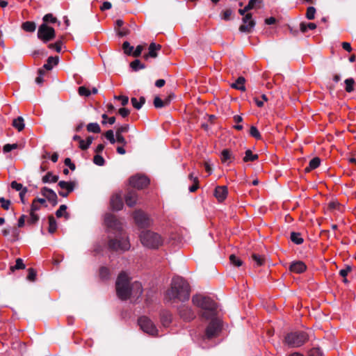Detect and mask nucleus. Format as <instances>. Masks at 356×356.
<instances>
[{
	"label": "nucleus",
	"instance_id": "1",
	"mask_svg": "<svg viewBox=\"0 0 356 356\" xmlns=\"http://www.w3.org/2000/svg\"><path fill=\"white\" fill-rule=\"evenodd\" d=\"M104 222L110 231L118 234L115 239H111L108 246L113 250L125 251L129 249L130 244L124 234L122 233V225L111 213H106L104 217Z\"/></svg>",
	"mask_w": 356,
	"mask_h": 356
},
{
	"label": "nucleus",
	"instance_id": "2",
	"mask_svg": "<svg viewBox=\"0 0 356 356\" xmlns=\"http://www.w3.org/2000/svg\"><path fill=\"white\" fill-rule=\"evenodd\" d=\"M117 295L121 300H127L130 297L138 298L143 293V287L140 282L130 284L128 276L122 273L116 280Z\"/></svg>",
	"mask_w": 356,
	"mask_h": 356
},
{
	"label": "nucleus",
	"instance_id": "3",
	"mask_svg": "<svg viewBox=\"0 0 356 356\" xmlns=\"http://www.w3.org/2000/svg\"><path fill=\"white\" fill-rule=\"evenodd\" d=\"M190 286L181 277H173L171 287L166 293V298L172 302H185L190 297Z\"/></svg>",
	"mask_w": 356,
	"mask_h": 356
},
{
	"label": "nucleus",
	"instance_id": "4",
	"mask_svg": "<svg viewBox=\"0 0 356 356\" xmlns=\"http://www.w3.org/2000/svg\"><path fill=\"white\" fill-rule=\"evenodd\" d=\"M192 301L195 306L202 309L203 318L209 319L215 316L216 304L211 298L197 295L193 297Z\"/></svg>",
	"mask_w": 356,
	"mask_h": 356
},
{
	"label": "nucleus",
	"instance_id": "5",
	"mask_svg": "<svg viewBox=\"0 0 356 356\" xmlns=\"http://www.w3.org/2000/svg\"><path fill=\"white\" fill-rule=\"evenodd\" d=\"M140 238L142 244L150 249H157L163 244V237L159 234L149 230L142 232Z\"/></svg>",
	"mask_w": 356,
	"mask_h": 356
},
{
	"label": "nucleus",
	"instance_id": "6",
	"mask_svg": "<svg viewBox=\"0 0 356 356\" xmlns=\"http://www.w3.org/2000/svg\"><path fill=\"white\" fill-rule=\"evenodd\" d=\"M308 340L307 334L304 332H295L286 334L284 343L290 347L298 348Z\"/></svg>",
	"mask_w": 356,
	"mask_h": 356
},
{
	"label": "nucleus",
	"instance_id": "7",
	"mask_svg": "<svg viewBox=\"0 0 356 356\" xmlns=\"http://www.w3.org/2000/svg\"><path fill=\"white\" fill-rule=\"evenodd\" d=\"M38 37L44 42H47L55 38V31L46 24H42L38 30Z\"/></svg>",
	"mask_w": 356,
	"mask_h": 356
},
{
	"label": "nucleus",
	"instance_id": "8",
	"mask_svg": "<svg viewBox=\"0 0 356 356\" xmlns=\"http://www.w3.org/2000/svg\"><path fill=\"white\" fill-rule=\"evenodd\" d=\"M206 329V337L211 339L216 337L221 330L222 323L220 319L212 318Z\"/></svg>",
	"mask_w": 356,
	"mask_h": 356
},
{
	"label": "nucleus",
	"instance_id": "9",
	"mask_svg": "<svg viewBox=\"0 0 356 356\" xmlns=\"http://www.w3.org/2000/svg\"><path fill=\"white\" fill-rule=\"evenodd\" d=\"M138 325L141 330L150 335H156L158 330L153 322L146 316H142L138 319Z\"/></svg>",
	"mask_w": 356,
	"mask_h": 356
},
{
	"label": "nucleus",
	"instance_id": "10",
	"mask_svg": "<svg viewBox=\"0 0 356 356\" xmlns=\"http://www.w3.org/2000/svg\"><path fill=\"white\" fill-rule=\"evenodd\" d=\"M149 183L148 178L143 175L133 176L129 179L130 185L136 188L142 189L146 187Z\"/></svg>",
	"mask_w": 356,
	"mask_h": 356
},
{
	"label": "nucleus",
	"instance_id": "11",
	"mask_svg": "<svg viewBox=\"0 0 356 356\" xmlns=\"http://www.w3.org/2000/svg\"><path fill=\"white\" fill-rule=\"evenodd\" d=\"M243 24L239 27V31L243 33H250L255 26V22L252 19L251 13H246L242 19Z\"/></svg>",
	"mask_w": 356,
	"mask_h": 356
},
{
	"label": "nucleus",
	"instance_id": "12",
	"mask_svg": "<svg viewBox=\"0 0 356 356\" xmlns=\"http://www.w3.org/2000/svg\"><path fill=\"white\" fill-rule=\"evenodd\" d=\"M134 218L137 225L140 227H146L149 225V220L147 215L141 211H136L134 213Z\"/></svg>",
	"mask_w": 356,
	"mask_h": 356
},
{
	"label": "nucleus",
	"instance_id": "13",
	"mask_svg": "<svg viewBox=\"0 0 356 356\" xmlns=\"http://www.w3.org/2000/svg\"><path fill=\"white\" fill-rule=\"evenodd\" d=\"M40 193L54 206L57 204V195L53 190L49 189L47 187H43L41 189Z\"/></svg>",
	"mask_w": 356,
	"mask_h": 356
},
{
	"label": "nucleus",
	"instance_id": "14",
	"mask_svg": "<svg viewBox=\"0 0 356 356\" xmlns=\"http://www.w3.org/2000/svg\"><path fill=\"white\" fill-rule=\"evenodd\" d=\"M179 313L181 317L186 321H191L195 318V314L191 309L186 306L180 307Z\"/></svg>",
	"mask_w": 356,
	"mask_h": 356
},
{
	"label": "nucleus",
	"instance_id": "15",
	"mask_svg": "<svg viewBox=\"0 0 356 356\" xmlns=\"http://www.w3.org/2000/svg\"><path fill=\"white\" fill-rule=\"evenodd\" d=\"M111 207L113 210L120 211L123 207V202L120 195H113L111 197Z\"/></svg>",
	"mask_w": 356,
	"mask_h": 356
},
{
	"label": "nucleus",
	"instance_id": "16",
	"mask_svg": "<svg viewBox=\"0 0 356 356\" xmlns=\"http://www.w3.org/2000/svg\"><path fill=\"white\" fill-rule=\"evenodd\" d=\"M228 191L225 186H217L214 191V195L219 202H222L227 195Z\"/></svg>",
	"mask_w": 356,
	"mask_h": 356
},
{
	"label": "nucleus",
	"instance_id": "17",
	"mask_svg": "<svg viewBox=\"0 0 356 356\" xmlns=\"http://www.w3.org/2000/svg\"><path fill=\"white\" fill-rule=\"evenodd\" d=\"M137 200L138 195L136 191H129L125 195V202L130 207H134L136 204Z\"/></svg>",
	"mask_w": 356,
	"mask_h": 356
},
{
	"label": "nucleus",
	"instance_id": "18",
	"mask_svg": "<svg viewBox=\"0 0 356 356\" xmlns=\"http://www.w3.org/2000/svg\"><path fill=\"white\" fill-rule=\"evenodd\" d=\"M306 265L300 261L292 263L290 265L289 269L291 271L296 273H302L306 270Z\"/></svg>",
	"mask_w": 356,
	"mask_h": 356
},
{
	"label": "nucleus",
	"instance_id": "19",
	"mask_svg": "<svg viewBox=\"0 0 356 356\" xmlns=\"http://www.w3.org/2000/svg\"><path fill=\"white\" fill-rule=\"evenodd\" d=\"M161 48V46L160 44H156L154 42L151 43L149 47V53L145 56V59L149 56L156 58L157 56V51H159Z\"/></svg>",
	"mask_w": 356,
	"mask_h": 356
},
{
	"label": "nucleus",
	"instance_id": "20",
	"mask_svg": "<svg viewBox=\"0 0 356 356\" xmlns=\"http://www.w3.org/2000/svg\"><path fill=\"white\" fill-rule=\"evenodd\" d=\"M58 56H50L48 58L47 63H45L43 65V67L42 69H43L44 70H51L54 65L58 64Z\"/></svg>",
	"mask_w": 356,
	"mask_h": 356
},
{
	"label": "nucleus",
	"instance_id": "21",
	"mask_svg": "<svg viewBox=\"0 0 356 356\" xmlns=\"http://www.w3.org/2000/svg\"><path fill=\"white\" fill-rule=\"evenodd\" d=\"M220 159L222 163L229 164L233 160L232 152L229 149H224L221 152Z\"/></svg>",
	"mask_w": 356,
	"mask_h": 356
},
{
	"label": "nucleus",
	"instance_id": "22",
	"mask_svg": "<svg viewBox=\"0 0 356 356\" xmlns=\"http://www.w3.org/2000/svg\"><path fill=\"white\" fill-rule=\"evenodd\" d=\"M58 186L62 190L65 191L72 192L74 188V183L72 181H60L58 182Z\"/></svg>",
	"mask_w": 356,
	"mask_h": 356
},
{
	"label": "nucleus",
	"instance_id": "23",
	"mask_svg": "<svg viewBox=\"0 0 356 356\" xmlns=\"http://www.w3.org/2000/svg\"><path fill=\"white\" fill-rule=\"evenodd\" d=\"M131 102L134 108H135L137 110H139L145 103V98L144 97H140V99H138L136 97H132L131 99Z\"/></svg>",
	"mask_w": 356,
	"mask_h": 356
},
{
	"label": "nucleus",
	"instance_id": "24",
	"mask_svg": "<svg viewBox=\"0 0 356 356\" xmlns=\"http://www.w3.org/2000/svg\"><path fill=\"white\" fill-rule=\"evenodd\" d=\"M245 79L242 76H240L236 79L235 83L232 84V87L241 91H245Z\"/></svg>",
	"mask_w": 356,
	"mask_h": 356
},
{
	"label": "nucleus",
	"instance_id": "25",
	"mask_svg": "<svg viewBox=\"0 0 356 356\" xmlns=\"http://www.w3.org/2000/svg\"><path fill=\"white\" fill-rule=\"evenodd\" d=\"M320 163H321V160L319 158L315 157V158L312 159L309 161V165L305 168V171L309 172L314 169H316V168H318L319 166Z\"/></svg>",
	"mask_w": 356,
	"mask_h": 356
},
{
	"label": "nucleus",
	"instance_id": "26",
	"mask_svg": "<svg viewBox=\"0 0 356 356\" xmlns=\"http://www.w3.org/2000/svg\"><path fill=\"white\" fill-rule=\"evenodd\" d=\"M13 126L17 129L19 131H21L24 128V121L22 117H18L13 120Z\"/></svg>",
	"mask_w": 356,
	"mask_h": 356
},
{
	"label": "nucleus",
	"instance_id": "27",
	"mask_svg": "<svg viewBox=\"0 0 356 356\" xmlns=\"http://www.w3.org/2000/svg\"><path fill=\"white\" fill-rule=\"evenodd\" d=\"M58 180V176L53 175L51 172H48L46 175L42 177L43 183H56Z\"/></svg>",
	"mask_w": 356,
	"mask_h": 356
},
{
	"label": "nucleus",
	"instance_id": "28",
	"mask_svg": "<svg viewBox=\"0 0 356 356\" xmlns=\"http://www.w3.org/2000/svg\"><path fill=\"white\" fill-rule=\"evenodd\" d=\"M262 0H250L247 8L250 10L252 9H258L261 7Z\"/></svg>",
	"mask_w": 356,
	"mask_h": 356
},
{
	"label": "nucleus",
	"instance_id": "29",
	"mask_svg": "<svg viewBox=\"0 0 356 356\" xmlns=\"http://www.w3.org/2000/svg\"><path fill=\"white\" fill-rule=\"evenodd\" d=\"M234 12L232 9H226L225 10H222L220 14V18L222 20L225 21H229L232 19V15H233Z\"/></svg>",
	"mask_w": 356,
	"mask_h": 356
},
{
	"label": "nucleus",
	"instance_id": "30",
	"mask_svg": "<svg viewBox=\"0 0 356 356\" xmlns=\"http://www.w3.org/2000/svg\"><path fill=\"white\" fill-rule=\"evenodd\" d=\"M258 159L257 154H252V151L250 149H248L245 151V155L243 158L244 162H248V161H254Z\"/></svg>",
	"mask_w": 356,
	"mask_h": 356
},
{
	"label": "nucleus",
	"instance_id": "31",
	"mask_svg": "<svg viewBox=\"0 0 356 356\" xmlns=\"http://www.w3.org/2000/svg\"><path fill=\"white\" fill-rule=\"evenodd\" d=\"M291 240L296 244L300 245L303 243V238L298 232H291Z\"/></svg>",
	"mask_w": 356,
	"mask_h": 356
},
{
	"label": "nucleus",
	"instance_id": "32",
	"mask_svg": "<svg viewBox=\"0 0 356 356\" xmlns=\"http://www.w3.org/2000/svg\"><path fill=\"white\" fill-rule=\"evenodd\" d=\"M56 229H57V224H56V220L53 216H50L49 217L48 231L50 234H53L56 232Z\"/></svg>",
	"mask_w": 356,
	"mask_h": 356
},
{
	"label": "nucleus",
	"instance_id": "33",
	"mask_svg": "<svg viewBox=\"0 0 356 356\" xmlns=\"http://www.w3.org/2000/svg\"><path fill=\"white\" fill-rule=\"evenodd\" d=\"M22 28L27 32H33L35 30V24L33 22H26L23 23Z\"/></svg>",
	"mask_w": 356,
	"mask_h": 356
},
{
	"label": "nucleus",
	"instance_id": "34",
	"mask_svg": "<svg viewBox=\"0 0 356 356\" xmlns=\"http://www.w3.org/2000/svg\"><path fill=\"white\" fill-rule=\"evenodd\" d=\"M87 130L89 132L95 133V134L99 133L101 131L99 125L96 122L89 123L87 125Z\"/></svg>",
	"mask_w": 356,
	"mask_h": 356
},
{
	"label": "nucleus",
	"instance_id": "35",
	"mask_svg": "<svg viewBox=\"0 0 356 356\" xmlns=\"http://www.w3.org/2000/svg\"><path fill=\"white\" fill-rule=\"evenodd\" d=\"M130 67L134 71H138L139 70L145 68V65L137 59L130 63Z\"/></svg>",
	"mask_w": 356,
	"mask_h": 356
},
{
	"label": "nucleus",
	"instance_id": "36",
	"mask_svg": "<svg viewBox=\"0 0 356 356\" xmlns=\"http://www.w3.org/2000/svg\"><path fill=\"white\" fill-rule=\"evenodd\" d=\"M316 28V25L314 23H301L300 25V29L302 33H305L308 29L314 30Z\"/></svg>",
	"mask_w": 356,
	"mask_h": 356
},
{
	"label": "nucleus",
	"instance_id": "37",
	"mask_svg": "<svg viewBox=\"0 0 356 356\" xmlns=\"http://www.w3.org/2000/svg\"><path fill=\"white\" fill-rule=\"evenodd\" d=\"M66 209H67V206L66 205H65V204L60 205L59 209L56 212V216L58 218H60V217L65 216V217L66 218H68V213L66 212Z\"/></svg>",
	"mask_w": 356,
	"mask_h": 356
},
{
	"label": "nucleus",
	"instance_id": "38",
	"mask_svg": "<svg viewBox=\"0 0 356 356\" xmlns=\"http://www.w3.org/2000/svg\"><path fill=\"white\" fill-rule=\"evenodd\" d=\"M345 84H346V91L348 92H351L354 90V84L355 81L352 78H349L345 80Z\"/></svg>",
	"mask_w": 356,
	"mask_h": 356
},
{
	"label": "nucleus",
	"instance_id": "39",
	"mask_svg": "<svg viewBox=\"0 0 356 356\" xmlns=\"http://www.w3.org/2000/svg\"><path fill=\"white\" fill-rule=\"evenodd\" d=\"M229 261L232 265L236 267H239L243 264V261L234 254H231L229 256Z\"/></svg>",
	"mask_w": 356,
	"mask_h": 356
},
{
	"label": "nucleus",
	"instance_id": "40",
	"mask_svg": "<svg viewBox=\"0 0 356 356\" xmlns=\"http://www.w3.org/2000/svg\"><path fill=\"white\" fill-rule=\"evenodd\" d=\"M39 220V216L35 213V211L30 210L29 218L28 219V223L35 224Z\"/></svg>",
	"mask_w": 356,
	"mask_h": 356
},
{
	"label": "nucleus",
	"instance_id": "41",
	"mask_svg": "<svg viewBox=\"0 0 356 356\" xmlns=\"http://www.w3.org/2000/svg\"><path fill=\"white\" fill-rule=\"evenodd\" d=\"M122 49L126 54L131 55L134 50V47L131 46L129 42L126 41L122 44Z\"/></svg>",
	"mask_w": 356,
	"mask_h": 356
},
{
	"label": "nucleus",
	"instance_id": "42",
	"mask_svg": "<svg viewBox=\"0 0 356 356\" xmlns=\"http://www.w3.org/2000/svg\"><path fill=\"white\" fill-rule=\"evenodd\" d=\"M25 268V265L24 264V262H23V260L22 259H17L16 260V264L14 266H12L10 268H11V270H19V269H24Z\"/></svg>",
	"mask_w": 356,
	"mask_h": 356
},
{
	"label": "nucleus",
	"instance_id": "43",
	"mask_svg": "<svg viewBox=\"0 0 356 356\" xmlns=\"http://www.w3.org/2000/svg\"><path fill=\"white\" fill-rule=\"evenodd\" d=\"M105 137L111 144H114L116 142V139L114 137V134L112 130H108L105 133Z\"/></svg>",
	"mask_w": 356,
	"mask_h": 356
},
{
	"label": "nucleus",
	"instance_id": "44",
	"mask_svg": "<svg viewBox=\"0 0 356 356\" xmlns=\"http://www.w3.org/2000/svg\"><path fill=\"white\" fill-rule=\"evenodd\" d=\"M316 13V9L315 8L311 6L309 7L307 10L306 17L308 19H314Z\"/></svg>",
	"mask_w": 356,
	"mask_h": 356
},
{
	"label": "nucleus",
	"instance_id": "45",
	"mask_svg": "<svg viewBox=\"0 0 356 356\" xmlns=\"http://www.w3.org/2000/svg\"><path fill=\"white\" fill-rule=\"evenodd\" d=\"M323 353L319 348H314L309 351V356H323Z\"/></svg>",
	"mask_w": 356,
	"mask_h": 356
},
{
	"label": "nucleus",
	"instance_id": "46",
	"mask_svg": "<svg viewBox=\"0 0 356 356\" xmlns=\"http://www.w3.org/2000/svg\"><path fill=\"white\" fill-rule=\"evenodd\" d=\"M93 162L99 166H102L104 165L105 161L102 156L97 154L94 156Z\"/></svg>",
	"mask_w": 356,
	"mask_h": 356
},
{
	"label": "nucleus",
	"instance_id": "47",
	"mask_svg": "<svg viewBox=\"0 0 356 356\" xmlns=\"http://www.w3.org/2000/svg\"><path fill=\"white\" fill-rule=\"evenodd\" d=\"M79 94L81 95V96H85V97H88L89 95H90L91 94V92L90 90L87 88L85 86H81L79 88Z\"/></svg>",
	"mask_w": 356,
	"mask_h": 356
},
{
	"label": "nucleus",
	"instance_id": "48",
	"mask_svg": "<svg viewBox=\"0 0 356 356\" xmlns=\"http://www.w3.org/2000/svg\"><path fill=\"white\" fill-rule=\"evenodd\" d=\"M110 272L108 268L102 267L99 270V275L102 279H107L109 276Z\"/></svg>",
	"mask_w": 356,
	"mask_h": 356
},
{
	"label": "nucleus",
	"instance_id": "49",
	"mask_svg": "<svg viewBox=\"0 0 356 356\" xmlns=\"http://www.w3.org/2000/svg\"><path fill=\"white\" fill-rule=\"evenodd\" d=\"M250 134L255 138L256 139H260L261 138V135H260V133L259 131H258V129L254 127V126H252L250 127Z\"/></svg>",
	"mask_w": 356,
	"mask_h": 356
},
{
	"label": "nucleus",
	"instance_id": "50",
	"mask_svg": "<svg viewBox=\"0 0 356 356\" xmlns=\"http://www.w3.org/2000/svg\"><path fill=\"white\" fill-rule=\"evenodd\" d=\"M0 204L1 208L5 210H8L10 205V201L5 199L4 197H0Z\"/></svg>",
	"mask_w": 356,
	"mask_h": 356
},
{
	"label": "nucleus",
	"instance_id": "51",
	"mask_svg": "<svg viewBox=\"0 0 356 356\" xmlns=\"http://www.w3.org/2000/svg\"><path fill=\"white\" fill-rule=\"evenodd\" d=\"M252 260L256 263L257 266H261L264 262V259L259 254H253L252 255Z\"/></svg>",
	"mask_w": 356,
	"mask_h": 356
},
{
	"label": "nucleus",
	"instance_id": "52",
	"mask_svg": "<svg viewBox=\"0 0 356 356\" xmlns=\"http://www.w3.org/2000/svg\"><path fill=\"white\" fill-rule=\"evenodd\" d=\"M44 24L46 23H55L56 19L51 14H47L43 17Z\"/></svg>",
	"mask_w": 356,
	"mask_h": 356
},
{
	"label": "nucleus",
	"instance_id": "53",
	"mask_svg": "<svg viewBox=\"0 0 356 356\" xmlns=\"http://www.w3.org/2000/svg\"><path fill=\"white\" fill-rule=\"evenodd\" d=\"M154 106L157 108H162L165 106V104H163V101L159 97H156L154 99Z\"/></svg>",
	"mask_w": 356,
	"mask_h": 356
},
{
	"label": "nucleus",
	"instance_id": "54",
	"mask_svg": "<svg viewBox=\"0 0 356 356\" xmlns=\"http://www.w3.org/2000/svg\"><path fill=\"white\" fill-rule=\"evenodd\" d=\"M171 320H172L171 314H170L168 313L164 314L162 316V323L164 326L168 325V324L171 322Z\"/></svg>",
	"mask_w": 356,
	"mask_h": 356
},
{
	"label": "nucleus",
	"instance_id": "55",
	"mask_svg": "<svg viewBox=\"0 0 356 356\" xmlns=\"http://www.w3.org/2000/svg\"><path fill=\"white\" fill-rule=\"evenodd\" d=\"M62 42L58 41L54 44H49V48L54 49L57 52H60L61 51Z\"/></svg>",
	"mask_w": 356,
	"mask_h": 356
},
{
	"label": "nucleus",
	"instance_id": "56",
	"mask_svg": "<svg viewBox=\"0 0 356 356\" xmlns=\"http://www.w3.org/2000/svg\"><path fill=\"white\" fill-rule=\"evenodd\" d=\"M17 143H14V144H6L3 146V152H10L11 150L13 149H17Z\"/></svg>",
	"mask_w": 356,
	"mask_h": 356
},
{
	"label": "nucleus",
	"instance_id": "57",
	"mask_svg": "<svg viewBox=\"0 0 356 356\" xmlns=\"http://www.w3.org/2000/svg\"><path fill=\"white\" fill-rule=\"evenodd\" d=\"M115 99H117L121 102L122 106H125L129 102V97L124 95L115 96Z\"/></svg>",
	"mask_w": 356,
	"mask_h": 356
},
{
	"label": "nucleus",
	"instance_id": "58",
	"mask_svg": "<svg viewBox=\"0 0 356 356\" xmlns=\"http://www.w3.org/2000/svg\"><path fill=\"white\" fill-rule=\"evenodd\" d=\"M351 270L352 268L350 266H347L345 268L339 270V275L343 277H346Z\"/></svg>",
	"mask_w": 356,
	"mask_h": 356
},
{
	"label": "nucleus",
	"instance_id": "59",
	"mask_svg": "<svg viewBox=\"0 0 356 356\" xmlns=\"http://www.w3.org/2000/svg\"><path fill=\"white\" fill-rule=\"evenodd\" d=\"M143 50V45H138L136 48V49L132 51L131 54L134 56V57H138L142 51Z\"/></svg>",
	"mask_w": 356,
	"mask_h": 356
},
{
	"label": "nucleus",
	"instance_id": "60",
	"mask_svg": "<svg viewBox=\"0 0 356 356\" xmlns=\"http://www.w3.org/2000/svg\"><path fill=\"white\" fill-rule=\"evenodd\" d=\"M11 187L12 188L20 192L24 188H23L22 184L17 183L16 181H13L11 183Z\"/></svg>",
	"mask_w": 356,
	"mask_h": 356
},
{
	"label": "nucleus",
	"instance_id": "61",
	"mask_svg": "<svg viewBox=\"0 0 356 356\" xmlns=\"http://www.w3.org/2000/svg\"><path fill=\"white\" fill-rule=\"evenodd\" d=\"M129 131V125L124 124L118 128L116 130V134H122L123 133H126Z\"/></svg>",
	"mask_w": 356,
	"mask_h": 356
},
{
	"label": "nucleus",
	"instance_id": "62",
	"mask_svg": "<svg viewBox=\"0 0 356 356\" xmlns=\"http://www.w3.org/2000/svg\"><path fill=\"white\" fill-rule=\"evenodd\" d=\"M36 277V272L33 268L29 269L27 279L30 281H34Z\"/></svg>",
	"mask_w": 356,
	"mask_h": 356
},
{
	"label": "nucleus",
	"instance_id": "63",
	"mask_svg": "<svg viewBox=\"0 0 356 356\" xmlns=\"http://www.w3.org/2000/svg\"><path fill=\"white\" fill-rule=\"evenodd\" d=\"M39 76L35 79V82L38 84H41L43 82L42 76L44 74V71L43 69H40L38 70Z\"/></svg>",
	"mask_w": 356,
	"mask_h": 356
},
{
	"label": "nucleus",
	"instance_id": "64",
	"mask_svg": "<svg viewBox=\"0 0 356 356\" xmlns=\"http://www.w3.org/2000/svg\"><path fill=\"white\" fill-rule=\"evenodd\" d=\"M118 113L122 118H126V117H127L129 115L130 111L129 109H127V108H121L119 109Z\"/></svg>",
	"mask_w": 356,
	"mask_h": 356
}]
</instances>
